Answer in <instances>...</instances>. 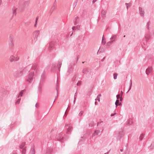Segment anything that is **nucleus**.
<instances>
[{"mask_svg":"<svg viewBox=\"0 0 154 154\" xmlns=\"http://www.w3.org/2000/svg\"><path fill=\"white\" fill-rule=\"evenodd\" d=\"M26 68L23 67L20 69L19 71L15 72L14 75L16 77L21 76L23 73L25 72Z\"/></svg>","mask_w":154,"mask_h":154,"instance_id":"nucleus-1","label":"nucleus"},{"mask_svg":"<svg viewBox=\"0 0 154 154\" xmlns=\"http://www.w3.org/2000/svg\"><path fill=\"white\" fill-rule=\"evenodd\" d=\"M20 100H21V99L20 98H19V99H17V100L16 101V103L17 104H19L20 102Z\"/></svg>","mask_w":154,"mask_h":154,"instance_id":"nucleus-46","label":"nucleus"},{"mask_svg":"<svg viewBox=\"0 0 154 154\" xmlns=\"http://www.w3.org/2000/svg\"><path fill=\"white\" fill-rule=\"evenodd\" d=\"M74 67V64L73 63H71L69 66L68 68V69L67 71L68 75H69L71 73L73 70Z\"/></svg>","mask_w":154,"mask_h":154,"instance_id":"nucleus-4","label":"nucleus"},{"mask_svg":"<svg viewBox=\"0 0 154 154\" xmlns=\"http://www.w3.org/2000/svg\"><path fill=\"white\" fill-rule=\"evenodd\" d=\"M38 20V17H36V19L35 23V24L34 25L35 27H36L37 26V23Z\"/></svg>","mask_w":154,"mask_h":154,"instance_id":"nucleus-40","label":"nucleus"},{"mask_svg":"<svg viewBox=\"0 0 154 154\" xmlns=\"http://www.w3.org/2000/svg\"><path fill=\"white\" fill-rule=\"evenodd\" d=\"M82 36V35H81L78 36L76 38L77 40H80Z\"/></svg>","mask_w":154,"mask_h":154,"instance_id":"nucleus-39","label":"nucleus"},{"mask_svg":"<svg viewBox=\"0 0 154 154\" xmlns=\"http://www.w3.org/2000/svg\"><path fill=\"white\" fill-rule=\"evenodd\" d=\"M62 60H59L58 61V64L57 65V67L58 68L59 71L60 70V68L62 65Z\"/></svg>","mask_w":154,"mask_h":154,"instance_id":"nucleus-14","label":"nucleus"},{"mask_svg":"<svg viewBox=\"0 0 154 154\" xmlns=\"http://www.w3.org/2000/svg\"><path fill=\"white\" fill-rule=\"evenodd\" d=\"M20 58L18 57L14 56V61H17L19 60Z\"/></svg>","mask_w":154,"mask_h":154,"instance_id":"nucleus-29","label":"nucleus"},{"mask_svg":"<svg viewBox=\"0 0 154 154\" xmlns=\"http://www.w3.org/2000/svg\"><path fill=\"white\" fill-rule=\"evenodd\" d=\"M59 83V82L58 81H57V85H56V90L57 91V94H58V91L59 90V87H58Z\"/></svg>","mask_w":154,"mask_h":154,"instance_id":"nucleus-27","label":"nucleus"},{"mask_svg":"<svg viewBox=\"0 0 154 154\" xmlns=\"http://www.w3.org/2000/svg\"><path fill=\"white\" fill-rule=\"evenodd\" d=\"M54 48V43L53 42H51L49 45L48 49L51 52L52 51V50Z\"/></svg>","mask_w":154,"mask_h":154,"instance_id":"nucleus-11","label":"nucleus"},{"mask_svg":"<svg viewBox=\"0 0 154 154\" xmlns=\"http://www.w3.org/2000/svg\"><path fill=\"white\" fill-rule=\"evenodd\" d=\"M117 74L116 73H114L113 74V78L115 79H117Z\"/></svg>","mask_w":154,"mask_h":154,"instance_id":"nucleus-37","label":"nucleus"},{"mask_svg":"<svg viewBox=\"0 0 154 154\" xmlns=\"http://www.w3.org/2000/svg\"><path fill=\"white\" fill-rule=\"evenodd\" d=\"M139 13L140 14V15L142 17H143L144 16V11L142 7H139Z\"/></svg>","mask_w":154,"mask_h":154,"instance_id":"nucleus-12","label":"nucleus"},{"mask_svg":"<svg viewBox=\"0 0 154 154\" xmlns=\"http://www.w3.org/2000/svg\"><path fill=\"white\" fill-rule=\"evenodd\" d=\"M116 114V113H112L111 114L110 116H113Z\"/></svg>","mask_w":154,"mask_h":154,"instance_id":"nucleus-54","label":"nucleus"},{"mask_svg":"<svg viewBox=\"0 0 154 154\" xmlns=\"http://www.w3.org/2000/svg\"><path fill=\"white\" fill-rule=\"evenodd\" d=\"M79 21V19L78 17H77L75 18V19L74 20V24L75 25H76L77 23H78V21Z\"/></svg>","mask_w":154,"mask_h":154,"instance_id":"nucleus-22","label":"nucleus"},{"mask_svg":"<svg viewBox=\"0 0 154 154\" xmlns=\"http://www.w3.org/2000/svg\"><path fill=\"white\" fill-rule=\"evenodd\" d=\"M29 3V2L28 1L24 2V0H20L19 2L20 5H21L22 7L26 6L27 5H28Z\"/></svg>","mask_w":154,"mask_h":154,"instance_id":"nucleus-6","label":"nucleus"},{"mask_svg":"<svg viewBox=\"0 0 154 154\" xmlns=\"http://www.w3.org/2000/svg\"><path fill=\"white\" fill-rule=\"evenodd\" d=\"M25 144V143H22V144L20 145V148L22 149H23L24 148L23 147L24 146Z\"/></svg>","mask_w":154,"mask_h":154,"instance_id":"nucleus-26","label":"nucleus"},{"mask_svg":"<svg viewBox=\"0 0 154 154\" xmlns=\"http://www.w3.org/2000/svg\"><path fill=\"white\" fill-rule=\"evenodd\" d=\"M119 97V99H120V100H119V101H122L123 100V98H122V97Z\"/></svg>","mask_w":154,"mask_h":154,"instance_id":"nucleus-53","label":"nucleus"},{"mask_svg":"<svg viewBox=\"0 0 154 154\" xmlns=\"http://www.w3.org/2000/svg\"><path fill=\"white\" fill-rule=\"evenodd\" d=\"M118 37L116 35H112L110 39L113 43L116 41L118 40Z\"/></svg>","mask_w":154,"mask_h":154,"instance_id":"nucleus-8","label":"nucleus"},{"mask_svg":"<svg viewBox=\"0 0 154 154\" xmlns=\"http://www.w3.org/2000/svg\"><path fill=\"white\" fill-rule=\"evenodd\" d=\"M30 154H35V150L34 148H31Z\"/></svg>","mask_w":154,"mask_h":154,"instance_id":"nucleus-25","label":"nucleus"},{"mask_svg":"<svg viewBox=\"0 0 154 154\" xmlns=\"http://www.w3.org/2000/svg\"><path fill=\"white\" fill-rule=\"evenodd\" d=\"M81 81H79L78 82L77 84V86L80 85H81Z\"/></svg>","mask_w":154,"mask_h":154,"instance_id":"nucleus-49","label":"nucleus"},{"mask_svg":"<svg viewBox=\"0 0 154 154\" xmlns=\"http://www.w3.org/2000/svg\"><path fill=\"white\" fill-rule=\"evenodd\" d=\"M145 39L146 41L149 40L151 38L150 34L149 32L146 33L145 35Z\"/></svg>","mask_w":154,"mask_h":154,"instance_id":"nucleus-19","label":"nucleus"},{"mask_svg":"<svg viewBox=\"0 0 154 154\" xmlns=\"http://www.w3.org/2000/svg\"><path fill=\"white\" fill-rule=\"evenodd\" d=\"M85 137H82L80 139L79 143L80 141H83L85 139Z\"/></svg>","mask_w":154,"mask_h":154,"instance_id":"nucleus-36","label":"nucleus"},{"mask_svg":"<svg viewBox=\"0 0 154 154\" xmlns=\"http://www.w3.org/2000/svg\"><path fill=\"white\" fill-rule=\"evenodd\" d=\"M57 96H58V94H57V95L56 96L55 98V100H54V101L53 103H54V102L56 100V99L57 98Z\"/></svg>","mask_w":154,"mask_h":154,"instance_id":"nucleus-59","label":"nucleus"},{"mask_svg":"<svg viewBox=\"0 0 154 154\" xmlns=\"http://www.w3.org/2000/svg\"><path fill=\"white\" fill-rule=\"evenodd\" d=\"M54 5H57V2L56 0H55V1L54 2Z\"/></svg>","mask_w":154,"mask_h":154,"instance_id":"nucleus-60","label":"nucleus"},{"mask_svg":"<svg viewBox=\"0 0 154 154\" xmlns=\"http://www.w3.org/2000/svg\"><path fill=\"white\" fill-rule=\"evenodd\" d=\"M82 72L84 73L87 74L89 72V70L87 68H85L83 69Z\"/></svg>","mask_w":154,"mask_h":154,"instance_id":"nucleus-21","label":"nucleus"},{"mask_svg":"<svg viewBox=\"0 0 154 154\" xmlns=\"http://www.w3.org/2000/svg\"><path fill=\"white\" fill-rule=\"evenodd\" d=\"M97 0H93L92 2L93 3H94L95 2H96Z\"/></svg>","mask_w":154,"mask_h":154,"instance_id":"nucleus-63","label":"nucleus"},{"mask_svg":"<svg viewBox=\"0 0 154 154\" xmlns=\"http://www.w3.org/2000/svg\"><path fill=\"white\" fill-rule=\"evenodd\" d=\"M31 23V22L30 21H29L25 23V24L26 26H29V25Z\"/></svg>","mask_w":154,"mask_h":154,"instance_id":"nucleus-43","label":"nucleus"},{"mask_svg":"<svg viewBox=\"0 0 154 154\" xmlns=\"http://www.w3.org/2000/svg\"><path fill=\"white\" fill-rule=\"evenodd\" d=\"M144 134H141L139 138L140 140L141 141L144 137Z\"/></svg>","mask_w":154,"mask_h":154,"instance_id":"nucleus-30","label":"nucleus"},{"mask_svg":"<svg viewBox=\"0 0 154 154\" xmlns=\"http://www.w3.org/2000/svg\"><path fill=\"white\" fill-rule=\"evenodd\" d=\"M106 43V42L105 41H102V43L103 44V45H105Z\"/></svg>","mask_w":154,"mask_h":154,"instance_id":"nucleus-55","label":"nucleus"},{"mask_svg":"<svg viewBox=\"0 0 154 154\" xmlns=\"http://www.w3.org/2000/svg\"><path fill=\"white\" fill-rule=\"evenodd\" d=\"M16 9H17L13 10V16H15L16 15Z\"/></svg>","mask_w":154,"mask_h":154,"instance_id":"nucleus-41","label":"nucleus"},{"mask_svg":"<svg viewBox=\"0 0 154 154\" xmlns=\"http://www.w3.org/2000/svg\"><path fill=\"white\" fill-rule=\"evenodd\" d=\"M38 31L35 30L33 33V40L35 42L37 40L38 37Z\"/></svg>","mask_w":154,"mask_h":154,"instance_id":"nucleus-5","label":"nucleus"},{"mask_svg":"<svg viewBox=\"0 0 154 154\" xmlns=\"http://www.w3.org/2000/svg\"><path fill=\"white\" fill-rule=\"evenodd\" d=\"M72 30H76V27L75 26H73L72 28Z\"/></svg>","mask_w":154,"mask_h":154,"instance_id":"nucleus-56","label":"nucleus"},{"mask_svg":"<svg viewBox=\"0 0 154 154\" xmlns=\"http://www.w3.org/2000/svg\"><path fill=\"white\" fill-rule=\"evenodd\" d=\"M38 106V103H37L35 104V106L36 108H37Z\"/></svg>","mask_w":154,"mask_h":154,"instance_id":"nucleus-58","label":"nucleus"},{"mask_svg":"<svg viewBox=\"0 0 154 154\" xmlns=\"http://www.w3.org/2000/svg\"><path fill=\"white\" fill-rule=\"evenodd\" d=\"M9 45L10 46L12 47L13 45V44L12 43V36L11 35H10L9 36Z\"/></svg>","mask_w":154,"mask_h":154,"instance_id":"nucleus-15","label":"nucleus"},{"mask_svg":"<svg viewBox=\"0 0 154 154\" xmlns=\"http://www.w3.org/2000/svg\"><path fill=\"white\" fill-rule=\"evenodd\" d=\"M102 131H100L98 130H96L94 131L92 135L93 136L98 135V134L100 133H101Z\"/></svg>","mask_w":154,"mask_h":154,"instance_id":"nucleus-17","label":"nucleus"},{"mask_svg":"<svg viewBox=\"0 0 154 154\" xmlns=\"http://www.w3.org/2000/svg\"><path fill=\"white\" fill-rule=\"evenodd\" d=\"M24 90L22 91L19 94L18 96V98H19L20 97H21L22 96L23 92Z\"/></svg>","mask_w":154,"mask_h":154,"instance_id":"nucleus-28","label":"nucleus"},{"mask_svg":"<svg viewBox=\"0 0 154 154\" xmlns=\"http://www.w3.org/2000/svg\"><path fill=\"white\" fill-rule=\"evenodd\" d=\"M149 24H150L149 22H148L147 23L146 26H147V28L148 29H149Z\"/></svg>","mask_w":154,"mask_h":154,"instance_id":"nucleus-47","label":"nucleus"},{"mask_svg":"<svg viewBox=\"0 0 154 154\" xmlns=\"http://www.w3.org/2000/svg\"><path fill=\"white\" fill-rule=\"evenodd\" d=\"M56 5H54L53 6L51 7V9L52 10H54L56 7Z\"/></svg>","mask_w":154,"mask_h":154,"instance_id":"nucleus-48","label":"nucleus"},{"mask_svg":"<svg viewBox=\"0 0 154 154\" xmlns=\"http://www.w3.org/2000/svg\"><path fill=\"white\" fill-rule=\"evenodd\" d=\"M152 71V68L151 67L148 68L146 71V73L147 75L149 74Z\"/></svg>","mask_w":154,"mask_h":154,"instance_id":"nucleus-18","label":"nucleus"},{"mask_svg":"<svg viewBox=\"0 0 154 154\" xmlns=\"http://www.w3.org/2000/svg\"><path fill=\"white\" fill-rule=\"evenodd\" d=\"M101 96V95L100 94H99L98 95L97 99H95V100H96L97 99V100L99 102L100 101V97Z\"/></svg>","mask_w":154,"mask_h":154,"instance_id":"nucleus-35","label":"nucleus"},{"mask_svg":"<svg viewBox=\"0 0 154 154\" xmlns=\"http://www.w3.org/2000/svg\"><path fill=\"white\" fill-rule=\"evenodd\" d=\"M52 149L51 148H48L46 151V154H51L52 152Z\"/></svg>","mask_w":154,"mask_h":154,"instance_id":"nucleus-20","label":"nucleus"},{"mask_svg":"<svg viewBox=\"0 0 154 154\" xmlns=\"http://www.w3.org/2000/svg\"><path fill=\"white\" fill-rule=\"evenodd\" d=\"M154 147V146L152 144H151L149 146V147L148 148L149 149H151L153 148Z\"/></svg>","mask_w":154,"mask_h":154,"instance_id":"nucleus-44","label":"nucleus"},{"mask_svg":"<svg viewBox=\"0 0 154 154\" xmlns=\"http://www.w3.org/2000/svg\"><path fill=\"white\" fill-rule=\"evenodd\" d=\"M37 68V67L35 66V65H34L33 66V69H35Z\"/></svg>","mask_w":154,"mask_h":154,"instance_id":"nucleus-62","label":"nucleus"},{"mask_svg":"<svg viewBox=\"0 0 154 154\" xmlns=\"http://www.w3.org/2000/svg\"><path fill=\"white\" fill-rule=\"evenodd\" d=\"M89 125L91 127L93 126L94 125V122H91L89 124Z\"/></svg>","mask_w":154,"mask_h":154,"instance_id":"nucleus-45","label":"nucleus"},{"mask_svg":"<svg viewBox=\"0 0 154 154\" xmlns=\"http://www.w3.org/2000/svg\"><path fill=\"white\" fill-rule=\"evenodd\" d=\"M132 80L131 79L130 80V86L129 87V90L128 91H127V92H128L131 89V86H132Z\"/></svg>","mask_w":154,"mask_h":154,"instance_id":"nucleus-32","label":"nucleus"},{"mask_svg":"<svg viewBox=\"0 0 154 154\" xmlns=\"http://www.w3.org/2000/svg\"><path fill=\"white\" fill-rule=\"evenodd\" d=\"M14 56H11L10 57V61L11 62L14 61Z\"/></svg>","mask_w":154,"mask_h":154,"instance_id":"nucleus-34","label":"nucleus"},{"mask_svg":"<svg viewBox=\"0 0 154 154\" xmlns=\"http://www.w3.org/2000/svg\"><path fill=\"white\" fill-rule=\"evenodd\" d=\"M125 5H129V6L130 7L131 5V3H125Z\"/></svg>","mask_w":154,"mask_h":154,"instance_id":"nucleus-50","label":"nucleus"},{"mask_svg":"<svg viewBox=\"0 0 154 154\" xmlns=\"http://www.w3.org/2000/svg\"><path fill=\"white\" fill-rule=\"evenodd\" d=\"M26 152V148L24 147L22 149L21 154H25Z\"/></svg>","mask_w":154,"mask_h":154,"instance_id":"nucleus-33","label":"nucleus"},{"mask_svg":"<svg viewBox=\"0 0 154 154\" xmlns=\"http://www.w3.org/2000/svg\"><path fill=\"white\" fill-rule=\"evenodd\" d=\"M106 12L104 10H103L101 12V16L104 19L106 17Z\"/></svg>","mask_w":154,"mask_h":154,"instance_id":"nucleus-16","label":"nucleus"},{"mask_svg":"<svg viewBox=\"0 0 154 154\" xmlns=\"http://www.w3.org/2000/svg\"><path fill=\"white\" fill-rule=\"evenodd\" d=\"M29 58V56H27L25 58V60H28Z\"/></svg>","mask_w":154,"mask_h":154,"instance_id":"nucleus-51","label":"nucleus"},{"mask_svg":"<svg viewBox=\"0 0 154 154\" xmlns=\"http://www.w3.org/2000/svg\"><path fill=\"white\" fill-rule=\"evenodd\" d=\"M113 42H112V41H109L108 42H107V43H106V45L107 46H110L111 44H112L113 43Z\"/></svg>","mask_w":154,"mask_h":154,"instance_id":"nucleus-31","label":"nucleus"},{"mask_svg":"<svg viewBox=\"0 0 154 154\" xmlns=\"http://www.w3.org/2000/svg\"><path fill=\"white\" fill-rule=\"evenodd\" d=\"M7 91L4 88H2L0 89V94L1 96H3L5 95L7 93Z\"/></svg>","mask_w":154,"mask_h":154,"instance_id":"nucleus-10","label":"nucleus"},{"mask_svg":"<svg viewBox=\"0 0 154 154\" xmlns=\"http://www.w3.org/2000/svg\"><path fill=\"white\" fill-rule=\"evenodd\" d=\"M116 98H117V100H118V99H119V97H120L119 95H116Z\"/></svg>","mask_w":154,"mask_h":154,"instance_id":"nucleus-57","label":"nucleus"},{"mask_svg":"<svg viewBox=\"0 0 154 154\" xmlns=\"http://www.w3.org/2000/svg\"><path fill=\"white\" fill-rule=\"evenodd\" d=\"M76 29H79L80 28V26H76Z\"/></svg>","mask_w":154,"mask_h":154,"instance_id":"nucleus-52","label":"nucleus"},{"mask_svg":"<svg viewBox=\"0 0 154 154\" xmlns=\"http://www.w3.org/2000/svg\"><path fill=\"white\" fill-rule=\"evenodd\" d=\"M83 112L82 111H81L79 114V116L80 117L82 116L83 114Z\"/></svg>","mask_w":154,"mask_h":154,"instance_id":"nucleus-42","label":"nucleus"},{"mask_svg":"<svg viewBox=\"0 0 154 154\" xmlns=\"http://www.w3.org/2000/svg\"><path fill=\"white\" fill-rule=\"evenodd\" d=\"M56 139L57 140L61 142H63V137H62V134L61 133L59 134L57 136Z\"/></svg>","mask_w":154,"mask_h":154,"instance_id":"nucleus-7","label":"nucleus"},{"mask_svg":"<svg viewBox=\"0 0 154 154\" xmlns=\"http://www.w3.org/2000/svg\"><path fill=\"white\" fill-rule=\"evenodd\" d=\"M15 125V122H12L10 125L8 126V128H11L13 127Z\"/></svg>","mask_w":154,"mask_h":154,"instance_id":"nucleus-23","label":"nucleus"},{"mask_svg":"<svg viewBox=\"0 0 154 154\" xmlns=\"http://www.w3.org/2000/svg\"><path fill=\"white\" fill-rule=\"evenodd\" d=\"M132 123V120L131 119H129L127 122V125H131Z\"/></svg>","mask_w":154,"mask_h":154,"instance_id":"nucleus-24","label":"nucleus"},{"mask_svg":"<svg viewBox=\"0 0 154 154\" xmlns=\"http://www.w3.org/2000/svg\"><path fill=\"white\" fill-rule=\"evenodd\" d=\"M45 78V74L44 73V71L42 74L41 75V78L40 79V82L39 84V92L42 91V85L43 84Z\"/></svg>","mask_w":154,"mask_h":154,"instance_id":"nucleus-2","label":"nucleus"},{"mask_svg":"<svg viewBox=\"0 0 154 154\" xmlns=\"http://www.w3.org/2000/svg\"><path fill=\"white\" fill-rule=\"evenodd\" d=\"M123 135V131L122 130L121 131H119L117 134V139L119 140H120Z\"/></svg>","mask_w":154,"mask_h":154,"instance_id":"nucleus-9","label":"nucleus"},{"mask_svg":"<svg viewBox=\"0 0 154 154\" xmlns=\"http://www.w3.org/2000/svg\"><path fill=\"white\" fill-rule=\"evenodd\" d=\"M66 128L67 129V133L70 132L72 129V128L69 126V125H65Z\"/></svg>","mask_w":154,"mask_h":154,"instance_id":"nucleus-13","label":"nucleus"},{"mask_svg":"<svg viewBox=\"0 0 154 154\" xmlns=\"http://www.w3.org/2000/svg\"><path fill=\"white\" fill-rule=\"evenodd\" d=\"M77 92H76L75 93V95H74V97H76L77 96Z\"/></svg>","mask_w":154,"mask_h":154,"instance_id":"nucleus-61","label":"nucleus"},{"mask_svg":"<svg viewBox=\"0 0 154 154\" xmlns=\"http://www.w3.org/2000/svg\"><path fill=\"white\" fill-rule=\"evenodd\" d=\"M119 102V100H116V101L115 103V104L116 106V107H117V106H118V102Z\"/></svg>","mask_w":154,"mask_h":154,"instance_id":"nucleus-38","label":"nucleus"},{"mask_svg":"<svg viewBox=\"0 0 154 154\" xmlns=\"http://www.w3.org/2000/svg\"><path fill=\"white\" fill-rule=\"evenodd\" d=\"M34 76V72H31L28 75L27 78L26 79V82L28 83H31L32 82L33 79V77Z\"/></svg>","mask_w":154,"mask_h":154,"instance_id":"nucleus-3","label":"nucleus"},{"mask_svg":"<svg viewBox=\"0 0 154 154\" xmlns=\"http://www.w3.org/2000/svg\"><path fill=\"white\" fill-rule=\"evenodd\" d=\"M11 154H16V153L15 152H14L12 153H11Z\"/></svg>","mask_w":154,"mask_h":154,"instance_id":"nucleus-64","label":"nucleus"}]
</instances>
